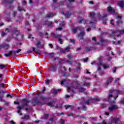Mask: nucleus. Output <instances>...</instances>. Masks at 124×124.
I'll list each match as a JSON object with an SVG mask.
<instances>
[{
    "label": "nucleus",
    "mask_w": 124,
    "mask_h": 124,
    "mask_svg": "<svg viewBox=\"0 0 124 124\" xmlns=\"http://www.w3.org/2000/svg\"><path fill=\"white\" fill-rule=\"evenodd\" d=\"M70 42H71V43H74V42H75V41L74 40L71 39H70Z\"/></svg>",
    "instance_id": "nucleus-61"
},
{
    "label": "nucleus",
    "mask_w": 124,
    "mask_h": 124,
    "mask_svg": "<svg viewBox=\"0 0 124 124\" xmlns=\"http://www.w3.org/2000/svg\"><path fill=\"white\" fill-rule=\"evenodd\" d=\"M64 120H62V119H61V120H60V123L61 124H64Z\"/></svg>",
    "instance_id": "nucleus-54"
},
{
    "label": "nucleus",
    "mask_w": 124,
    "mask_h": 124,
    "mask_svg": "<svg viewBox=\"0 0 124 124\" xmlns=\"http://www.w3.org/2000/svg\"><path fill=\"white\" fill-rule=\"evenodd\" d=\"M0 102H4V100L2 99V97L0 96Z\"/></svg>",
    "instance_id": "nucleus-53"
},
{
    "label": "nucleus",
    "mask_w": 124,
    "mask_h": 124,
    "mask_svg": "<svg viewBox=\"0 0 124 124\" xmlns=\"http://www.w3.org/2000/svg\"><path fill=\"white\" fill-rule=\"evenodd\" d=\"M17 9L19 12H22V11H24V12H26V10L24 9H20V7H18Z\"/></svg>",
    "instance_id": "nucleus-37"
},
{
    "label": "nucleus",
    "mask_w": 124,
    "mask_h": 124,
    "mask_svg": "<svg viewBox=\"0 0 124 124\" xmlns=\"http://www.w3.org/2000/svg\"><path fill=\"white\" fill-rule=\"evenodd\" d=\"M108 11L109 12V13H113L114 14H115V15H117V13L115 12V10L112 8L110 6L108 7Z\"/></svg>",
    "instance_id": "nucleus-22"
},
{
    "label": "nucleus",
    "mask_w": 124,
    "mask_h": 124,
    "mask_svg": "<svg viewBox=\"0 0 124 124\" xmlns=\"http://www.w3.org/2000/svg\"><path fill=\"white\" fill-rule=\"evenodd\" d=\"M110 24H111V25H112L113 26H114V20L113 19L111 20Z\"/></svg>",
    "instance_id": "nucleus-57"
},
{
    "label": "nucleus",
    "mask_w": 124,
    "mask_h": 124,
    "mask_svg": "<svg viewBox=\"0 0 124 124\" xmlns=\"http://www.w3.org/2000/svg\"><path fill=\"white\" fill-rule=\"evenodd\" d=\"M21 51V49H18L17 50H11L9 51L8 53H5L4 56L6 58L9 57L11 55H15L16 53H19V52Z\"/></svg>",
    "instance_id": "nucleus-15"
},
{
    "label": "nucleus",
    "mask_w": 124,
    "mask_h": 124,
    "mask_svg": "<svg viewBox=\"0 0 124 124\" xmlns=\"http://www.w3.org/2000/svg\"><path fill=\"white\" fill-rule=\"evenodd\" d=\"M112 81H113V78H112L111 77L108 78L106 82L105 83L106 87H107V86L109 85L110 83H112Z\"/></svg>",
    "instance_id": "nucleus-23"
},
{
    "label": "nucleus",
    "mask_w": 124,
    "mask_h": 124,
    "mask_svg": "<svg viewBox=\"0 0 124 124\" xmlns=\"http://www.w3.org/2000/svg\"><path fill=\"white\" fill-rule=\"evenodd\" d=\"M67 57L68 59H72V58H73V56H72V55L71 54H68V55H67Z\"/></svg>",
    "instance_id": "nucleus-45"
},
{
    "label": "nucleus",
    "mask_w": 124,
    "mask_h": 124,
    "mask_svg": "<svg viewBox=\"0 0 124 124\" xmlns=\"http://www.w3.org/2000/svg\"><path fill=\"white\" fill-rule=\"evenodd\" d=\"M36 29H37V30H40V29H41V27L40 26V25H38L37 26H36Z\"/></svg>",
    "instance_id": "nucleus-56"
},
{
    "label": "nucleus",
    "mask_w": 124,
    "mask_h": 124,
    "mask_svg": "<svg viewBox=\"0 0 124 124\" xmlns=\"http://www.w3.org/2000/svg\"><path fill=\"white\" fill-rule=\"evenodd\" d=\"M48 117H49V114H45L44 116V119H48Z\"/></svg>",
    "instance_id": "nucleus-47"
},
{
    "label": "nucleus",
    "mask_w": 124,
    "mask_h": 124,
    "mask_svg": "<svg viewBox=\"0 0 124 124\" xmlns=\"http://www.w3.org/2000/svg\"><path fill=\"white\" fill-rule=\"evenodd\" d=\"M89 17L91 20V21L82 19L79 20V23L81 24V23L83 22L85 23L88 27H93V25L96 24V21H97V18H96V16H95V13H94V12H91L89 13Z\"/></svg>",
    "instance_id": "nucleus-2"
},
{
    "label": "nucleus",
    "mask_w": 124,
    "mask_h": 124,
    "mask_svg": "<svg viewBox=\"0 0 124 124\" xmlns=\"http://www.w3.org/2000/svg\"><path fill=\"white\" fill-rule=\"evenodd\" d=\"M51 35L53 38H58V41L60 42V44H62L63 42L62 41V34H56V33L54 32H51Z\"/></svg>",
    "instance_id": "nucleus-14"
},
{
    "label": "nucleus",
    "mask_w": 124,
    "mask_h": 124,
    "mask_svg": "<svg viewBox=\"0 0 124 124\" xmlns=\"http://www.w3.org/2000/svg\"><path fill=\"white\" fill-rule=\"evenodd\" d=\"M40 98L41 100H47V98H45L44 95L40 96Z\"/></svg>",
    "instance_id": "nucleus-36"
},
{
    "label": "nucleus",
    "mask_w": 124,
    "mask_h": 124,
    "mask_svg": "<svg viewBox=\"0 0 124 124\" xmlns=\"http://www.w3.org/2000/svg\"><path fill=\"white\" fill-rule=\"evenodd\" d=\"M6 32H9L10 31V30L8 28H6L5 30Z\"/></svg>",
    "instance_id": "nucleus-58"
},
{
    "label": "nucleus",
    "mask_w": 124,
    "mask_h": 124,
    "mask_svg": "<svg viewBox=\"0 0 124 124\" xmlns=\"http://www.w3.org/2000/svg\"><path fill=\"white\" fill-rule=\"evenodd\" d=\"M120 104H124V98L121 99L119 101Z\"/></svg>",
    "instance_id": "nucleus-41"
},
{
    "label": "nucleus",
    "mask_w": 124,
    "mask_h": 124,
    "mask_svg": "<svg viewBox=\"0 0 124 124\" xmlns=\"http://www.w3.org/2000/svg\"><path fill=\"white\" fill-rule=\"evenodd\" d=\"M29 118H30L29 115H24V117L22 118V119H29Z\"/></svg>",
    "instance_id": "nucleus-46"
},
{
    "label": "nucleus",
    "mask_w": 124,
    "mask_h": 124,
    "mask_svg": "<svg viewBox=\"0 0 124 124\" xmlns=\"http://www.w3.org/2000/svg\"><path fill=\"white\" fill-rule=\"evenodd\" d=\"M111 37H113L114 39L121 36V34H124V30H119V29H116L115 31H111Z\"/></svg>",
    "instance_id": "nucleus-6"
},
{
    "label": "nucleus",
    "mask_w": 124,
    "mask_h": 124,
    "mask_svg": "<svg viewBox=\"0 0 124 124\" xmlns=\"http://www.w3.org/2000/svg\"><path fill=\"white\" fill-rule=\"evenodd\" d=\"M86 50L87 51V52H89V51H91V47H86Z\"/></svg>",
    "instance_id": "nucleus-50"
},
{
    "label": "nucleus",
    "mask_w": 124,
    "mask_h": 124,
    "mask_svg": "<svg viewBox=\"0 0 124 124\" xmlns=\"http://www.w3.org/2000/svg\"><path fill=\"white\" fill-rule=\"evenodd\" d=\"M23 103V106H19L17 107V109H18L17 113L18 114H20L21 113V109L23 108V107H25V106H27L28 107V104L30 103L31 102V101L29 100L27 98H24L22 100Z\"/></svg>",
    "instance_id": "nucleus-11"
},
{
    "label": "nucleus",
    "mask_w": 124,
    "mask_h": 124,
    "mask_svg": "<svg viewBox=\"0 0 124 124\" xmlns=\"http://www.w3.org/2000/svg\"><path fill=\"white\" fill-rule=\"evenodd\" d=\"M10 46L8 44H3L2 45L0 46V49H2V48H5V49H8L9 48Z\"/></svg>",
    "instance_id": "nucleus-24"
},
{
    "label": "nucleus",
    "mask_w": 124,
    "mask_h": 124,
    "mask_svg": "<svg viewBox=\"0 0 124 124\" xmlns=\"http://www.w3.org/2000/svg\"><path fill=\"white\" fill-rule=\"evenodd\" d=\"M72 31L73 33H76L77 32V31H80V32L79 34H78V36L81 39H83V36L85 35V31H84V28L82 27H77V28H73Z\"/></svg>",
    "instance_id": "nucleus-7"
},
{
    "label": "nucleus",
    "mask_w": 124,
    "mask_h": 124,
    "mask_svg": "<svg viewBox=\"0 0 124 124\" xmlns=\"http://www.w3.org/2000/svg\"><path fill=\"white\" fill-rule=\"evenodd\" d=\"M66 1H61L59 2V5H63V3L65 2Z\"/></svg>",
    "instance_id": "nucleus-44"
},
{
    "label": "nucleus",
    "mask_w": 124,
    "mask_h": 124,
    "mask_svg": "<svg viewBox=\"0 0 124 124\" xmlns=\"http://www.w3.org/2000/svg\"><path fill=\"white\" fill-rule=\"evenodd\" d=\"M31 103L33 106H35V105L39 104V101H38L37 99L35 98L34 100L32 101Z\"/></svg>",
    "instance_id": "nucleus-26"
},
{
    "label": "nucleus",
    "mask_w": 124,
    "mask_h": 124,
    "mask_svg": "<svg viewBox=\"0 0 124 124\" xmlns=\"http://www.w3.org/2000/svg\"><path fill=\"white\" fill-rule=\"evenodd\" d=\"M117 70V68L114 67L113 70V73H115L116 72V71Z\"/></svg>",
    "instance_id": "nucleus-60"
},
{
    "label": "nucleus",
    "mask_w": 124,
    "mask_h": 124,
    "mask_svg": "<svg viewBox=\"0 0 124 124\" xmlns=\"http://www.w3.org/2000/svg\"><path fill=\"white\" fill-rule=\"evenodd\" d=\"M99 100H100V98H96L93 99L91 97H88V101H86V100L83 99L82 102L83 103L82 110H83L84 111H86V110H87V107L85 106V104H87V105H90L91 103H93L94 101H99Z\"/></svg>",
    "instance_id": "nucleus-4"
},
{
    "label": "nucleus",
    "mask_w": 124,
    "mask_h": 124,
    "mask_svg": "<svg viewBox=\"0 0 124 124\" xmlns=\"http://www.w3.org/2000/svg\"><path fill=\"white\" fill-rule=\"evenodd\" d=\"M64 107H65L66 110H67V109H68V108H70V109H72V106H71V105H68L67 106L65 105Z\"/></svg>",
    "instance_id": "nucleus-35"
},
{
    "label": "nucleus",
    "mask_w": 124,
    "mask_h": 124,
    "mask_svg": "<svg viewBox=\"0 0 124 124\" xmlns=\"http://www.w3.org/2000/svg\"><path fill=\"white\" fill-rule=\"evenodd\" d=\"M10 123L11 124H16V123L14 121H10Z\"/></svg>",
    "instance_id": "nucleus-62"
},
{
    "label": "nucleus",
    "mask_w": 124,
    "mask_h": 124,
    "mask_svg": "<svg viewBox=\"0 0 124 124\" xmlns=\"http://www.w3.org/2000/svg\"><path fill=\"white\" fill-rule=\"evenodd\" d=\"M13 38H17V36L19 35V31L17 29H15L12 33ZM16 36V37H15Z\"/></svg>",
    "instance_id": "nucleus-19"
},
{
    "label": "nucleus",
    "mask_w": 124,
    "mask_h": 124,
    "mask_svg": "<svg viewBox=\"0 0 124 124\" xmlns=\"http://www.w3.org/2000/svg\"><path fill=\"white\" fill-rule=\"evenodd\" d=\"M117 25H122L123 24V21L118 20L116 22Z\"/></svg>",
    "instance_id": "nucleus-42"
},
{
    "label": "nucleus",
    "mask_w": 124,
    "mask_h": 124,
    "mask_svg": "<svg viewBox=\"0 0 124 124\" xmlns=\"http://www.w3.org/2000/svg\"><path fill=\"white\" fill-rule=\"evenodd\" d=\"M73 78H79V76L77 75H74Z\"/></svg>",
    "instance_id": "nucleus-55"
},
{
    "label": "nucleus",
    "mask_w": 124,
    "mask_h": 124,
    "mask_svg": "<svg viewBox=\"0 0 124 124\" xmlns=\"http://www.w3.org/2000/svg\"><path fill=\"white\" fill-rule=\"evenodd\" d=\"M17 14V12L16 11H13V14H12V16L13 17H14V18H15L16 15Z\"/></svg>",
    "instance_id": "nucleus-40"
},
{
    "label": "nucleus",
    "mask_w": 124,
    "mask_h": 124,
    "mask_svg": "<svg viewBox=\"0 0 124 124\" xmlns=\"http://www.w3.org/2000/svg\"><path fill=\"white\" fill-rule=\"evenodd\" d=\"M55 14L53 13H51L50 14H48L46 15V18H52V17H54L55 16Z\"/></svg>",
    "instance_id": "nucleus-30"
},
{
    "label": "nucleus",
    "mask_w": 124,
    "mask_h": 124,
    "mask_svg": "<svg viewBox=\"0 0 124 124\" xmlns=\"http://www.w3.org/2000/svg\"><path fill=\"white\" fill-rule=\"evenodd\" d=\"M56 101H57V100L52 101L48 103V106H49V107H55V108H56V109H58L59 108H62V104L56 105V106H55V104H56Z\"/></svg>",
    "instance_id": "nucleus-12"
},
{
    "label": "nucleus",
    "mask_w": 124,
    "mask_h": 124,
    "mask_svg": "<svg viewBox=\"0 0 124 124\" xmlns=\"http://www.w3.org/2000/svg\"><path fill=\"white\" fill-rule=\"evenodd\" d=\"M5 67V66L4 65L0 64V69H3Z\"/></svg>",
    "instance_id": "nucleus-48"
},
{
    "label": "nucleus",
    "mask_w": 124,
    "mask_h": 124,
    "mask_svg": "<svg viewBox=\"0 0 124 124\" xmlns=\"http://www.w3.org/2000/svg\"><path fill=\"white\" fill-rule=\"evenodd\" d=\"M32 52H34L36 54H39V55H40V54H41V53H40L39 50H38L37 49H35V48H34V47L32 48V50H29L27 51V54H31V53H32Z\"/></svg>",
    "instance_id": "nucleus-20"
},
{
    "label": "nucleus",
    "mask_w": 124,
    "mask_h": 124,
    "mask_svg": "<svg viewBox=\"0 0 124 124\" xmlns=\"http://www.w3.org/2000/svg\"><path fill=\"white\" fill-rule=\"evenodd\" d=\"M61 115H63V112H62L60 113H57V116H61Z\"/></svg>",
    "instance_id": "nucleus-64"
},
{
    "label": "nucleus",
    "mask_w": 124,
    "mask_h": 124,
    "mask_svg": "<svg viewBox=\"0 0 124 124\" xmlns=\"http://www.w3.org/2000/svg\"><path fill=\"white\" fill-rule=\"evenodd\" d=\"M35 46L39 49H42V48H43V46L41 45V42L40 41H38Z\"/></svg>",
    "instance_id": "nucleus-25"
},
{
    "label": "nucleus",
    "mask_w": 124,
    "mask_h": 124,
    "mask_svg": "<svg viewBox=\"0 0 124 124\" xmlns=\"http://www.w3.org/2000/svg\"><path fill=\"white\" fill-rule=\"evenodd\" d=\"M98 61L99 62L97 63V65H98L97 71L100 74L101 76H102V75L104 74V71H101V65H103V67L104 69H106V68L109 67V64L102 65V58L101 57H99L98 59Z\"/></svg>",
    "instance_id": "nucleus-5"
},
{
    "label": "nucleus",
    "mask_w": 124,
    "mask_h": 124,
    "mask_svg": "<svg viewBox=\"0 0 124 124\" xmlns=\"http://www.w3.org/2000/svg\"><path fill=\"white\" fill-rule=\"evenodd\" d=\"M68 79L66 78L63 79L62 80L60 81V84L61 86L64 85L65 87H67V92L68 93H74L75 90H78L79 91V93H85L86 91V89L84 88L81 87L79 88V85H80V82L78 81L77 80H75L73 81L72 83V85L73 86L68 87Z\"/></svg>",
    "instance_id": "nucleus-1"
},
{
    "label": "nucleus",
    "mask_w": 124,
    "mask_h": 124,
    "mask_svg": "<svg viewBox=\"0 0 124 124\" xmlns=\"http://www.w3.org/2000/svg\"><path fill=\"white\" fill-rule=\"evenodd\" d=\"M65 62H67L68 64H70V65H71L72 63L71 61H66L64 59H61L59 61V65H62V64H63L64 63H65Z\"/></svg>",
    "instance_id": "nucleus-18"
},
{
    "label": "nucleus",
    "mask_w": 124,
    "mask_h": 124,
    "mask_svg": "<svg viewBox=\"0 0 124 124\" xmlns=\"http://www.w3.org/2000/svg\"><path fill=\"white\" fill-rule=\"evenodd\" d=\"M58 69V67L56 64H53L51 66V69H50V71L51 72H56L57 71V69Z\"/></svg>",
    "instance_id": "nucleus-21"
},
{
    "label": "nucleus",
    "mask_w": 124,
    "mask_h": 124,
    "mask_svg": "<svg viewBox=\"0 0 124 124\" xmlns=\"http://www.w3.org/2000/svg\"><path fill=\"white\" fill-rule=\"evenodd\" d=\"M5 35H6L5 32L4 31H2L1 33V36H5Z\"/></svg>",
    "instance_id": "nucleus-49"
},
{
    "label": "nucleus",
    "mask_w": 124,
    "mask_h": 124,
    "mask_svg": "<svg viewBox=\"0 0 124 124\" xmlns=\"http://www.w3.org/2000/svg\"><path fill=\"white\" fill-rule=\"evenodd\" d=\"M74 2V0H68L67 3V7L69 8V9H72L74 6L72 5V2Z\"/></svg>",
    "instance_id": "nucleus-17"
},
{
    "label": "nucleus",
    "mask_w": 124,
    "mask_h": 124,
    "mask_svg": "<svg viewBox=\"0 0 124 124\" xmlns=\"http://www.w3.org/2000/svg\"><path fill=\"white\" fill-rule=\"evenodd\" d=\"M121 92L120 90H110L109 91V93L108 95V98L107 99V101H110V99L111 97H113V95L114 96V100H116L117 98H118V96H119V93H120Z\"/></svg>",
    "instance_id": "nucleus-3"
},
{
    "label": "nucleus",
    "mask_w": 124,
    "mask_h": 124,
    "mask_svg": "<svg viewBox=\"0 0 124 124\" xmlns=\"http://www.w3.org/2000/svg\"><path fill=\"white\" fill-rule=\"evenodd\" d=\"M13 1H14V0H3L4 3H12Z\"/></svg>",
    "instance_id": "nucleus-33"
},
{
    "label": "nucleus",
    "mask_w": 124,
    "mask_h": 124,
    "mask_svg": "<svg viewBox=\"0 0 124 124\" xmlns=\"http://www.w3.org/2000/svg\"><path fill=\"white\" fill-rule=\"evenodd\" d=\"M70 50V47L67 46L65 49H62L61 50V53H65V52H69Z\"/></svg>",
    "instance_id": "nucleus-28"
},
{
    "label": "nucleus",
    "mask_w": 124,
    "mask_h": 124,
    "mask_svg": "<svg viewBox=\"0 0 124 124\" xmlns=\"http://www.w3.org/2000/svg\"><path fill=\"white\" fill-rule=\"evenodd\" d=\"M97 17L98 18V20H102L103 24L104 25H106V21H107V18H106V17H107V14H104L102 17L100 14L98 13L97 14Z\"/></svg>",
    "instance_id": "nucleus-13"
},
{
    "label": "nucleus",
    "mask_w": 124,
    "mask_h": 124,
    "mask_svg": "<svg viewBox=\"0 0 124 124\" xmlns=\"http://www.w3.org/2000/svg\"><path fill=\"white\" fill-rule=\"evenodd\" d=\"M46 55H48V58H53V57H54V53H45Z\"/></svg>",
    "instance_id": "nucleus-34"
},
{
    "label": "nucleus",
    "mask_w": 124,
    "mask_h": 124,
    "mask_svg": "<svg viewBox=\"0 0 124 124\" xmlns=\"http://www.w3.org/2000/svg\"><path fill=\"white\" fill-rule=\"evenodd\" d=\"M109 103L110 106L108 108V110L109 112H114V111H116V110H118V109H119L118 105L115 104V103H116L115 101H109Z\"/></svg>",
    "instance_id": "nucleus-9"
},
{
    "label": "nucleus",
    "mask_w": 124,
    "mask_h": 124,
    "mask_svg": "<svg viewBox=\"0 0 124 124\" xmlns=\"http://www.w3.org/2000/svg\"><path fill=\"white\" fill-rule=\"evenodd\" d=\"M61 91L62 89L54 90L52 93H53L54 94H58V93Z\"/></svg>",
    "instance_id": "nucleus-31"
},
{
    "label": "nucleus",
    "mask_w": 124,
    "mask_h": 124,
    "mask_svg": "<svg viewBox=\"0 0 124 124\" xmlns=\"http://www.w3.org/2000/svg\"><path fill=\"white\" fill-rule=\"evenodd\" d=\"M120 122V119L118 118L111 117L109 119V121L108 123L105 122V120L102 121V124H118Z\"/></svg>",
    "instance_id": "nucleus-10"
},
{
    "label": "nucleus",
    "mask_w": 124,
    "mask_h": 124,
    "mask_svg": "<svg viewBox=\"0 0 124 124\" xmlns=\"http://www.w3.org/2000/svg\"><path fill=\"white\" fill-rule=\"evenodd\" d=\"M82 79L83 80V81H84V82H85V83L83 84V86H84V87H90V86H91V83L87 81L88 80H91V78H86L85 77H83L82 78Z\"/></svg>",
    "instance_id": "nucleus-16"
},
{
    "label": "nucleus",
    "mask_w": 124,
    "mask_h": 124,
    "mask_svg": "<svg viewBox=\"0 0 124 124\" xmlns=\"http://www.w3.org/2000/svg\"><path fill=\"white\" fill-rule=\"evenodd\" d=\"M62 14L64 15L65 17L66 18H68V17H70L71 16V13L68 12L66 14H64L63 12L62 13Z\"/></svg>",
    "instance_id": "nucleus-29"
},
{
    "label": "nucleus",
    "mask_w": 124,
    "mask_h": 124,
    "mask_svg": "<svg viewBox=\"0 0 124 124\" xmlns=\"http://www.w3.org/2000/svg\"><path fill=\"white\" fill-rule=\"evenodd\" d=\"M54 24V23L51 22H49L48 21H46V23L44 24V25H46V26H48V27H50V26H52Z\"/></svg>",
    "instance_id": "nucleus-32"
},
{
    "label": "nucleus",
    "mask_w": 124,
    "mask_h": 124,
    "mask_svg": "<svg viewBox=\"0 0 124 124\" xmlns=\"http://www.w3.org/2000/svg\"><path fill=\"white\" fill-rule=\"evenodd\" d=\"M60 27H64L65 26V23L64 22H62L60 23Z\"/></svg>",
    "instance_id": "nucleus-38"
},
{
    "label": "nucleus",
    "mask_w": 124,
    "mask_h": 124,
    "mask_svg": "<svg viewBox=\"0 0 124 124\" xmlns=\"http://www.w3.org/2000/svg\"><path fill=\"white\" fill-rule=\"evenodd\" d=\"M105 115L106 116H107V117H108V116H109V113L108 112H105Z\"/></svg>",
    "instance_id": "nucleus-63"
},
{
    "label": "nucleus",
    "mask_w": 124,
    "mask_h": 124,
    "mask_svg": "<svg viewBox=\"0 0 124 124\" xmlns=\"http://www.w3.org/2000/svg\"><path fill=\"white\" fill-rule=\"evenodd\" d=\"M107 106V105L106 104H102L101 105V108H106Z\"/></svg>",
    "instance_id": "nucleus-39"
},
{
    "label": "nucleus",
    "mask_w": 124,
    "mask_h": 124,
    "mask_svg": "<svg viewBox=\"0 0 124 124\" xmlns=\"http://www.w3.org/2000/svg\"><path fill=\"white\" fill-rule=\"evenodd\" d=\"M27 4V1L26 0H23L22 1V5L23 6V5H25V4Z\"/></svg>",
    "instance_id": "nucleus-51"
},
{
    "label": "nucleus",
    "mask_w": 124,
    "mask_h": 124,
    "mask_svg": "<svg viewBox=\"0 0 124 124\" xmlns=\"http://www.w3.org/2000/svg\"><path fill=\"white\" fill-rule=\"evenodd\" d=\"M62 27H59L56 29V31H62Z\"/></svg>",
    "instance_id": "nucleus-59"
},
{
    "label": "nucleus",
    "mask_w": 124,
    "mask_h": 124,
    "mask_svg": "<svg viewBox=\"0 0 124 124\" xmlns=\"http://www.w3.org/2000/svg\"><path fill=\"white\" fill-rule=\"evenodd\" d=\"M80 64H78V66L77 67V70L78 71H80L81 70V67H80Z\"/></svg>",
    "instance_id": "nucleus-43"
},
{
    "label": "nucleus",
    "mask_w": 124,
    "mask_h": 124,
    "mask_svg": "<svg viewBox=\"0 0 124 124\" xmlns=\"http://www.w3.org/2000/svg\"><path fill=\"white\" fill-rule=\"evenodd\" d=\"M39 34L40 37H43V33H42V32H40L39 33Z\"/></svg>",
    "instance_id": "nucleus-52"
},
{
    "label": "nucleus",
    "mask_w": 124,
    "mask_h": 124,
    "mask_svg": "<svg viewBox=\"0 0 124 124\" xmlns=\"http://www.w3.org/2000/svg\"><path fill=\"white\" fill-rule=\"evenodd\" d=\"M92 40L94 41V45H101L103 46V43H108L109 40L107 39H104L102 37L100 38V42H96V38L95 37H93Z\"/></svg>",
    "instance_id": "nucleus-8"
},
{
    "label": "nucleus",
    "mask_w": 124,
    "mask_h": 124,
    "mask_svg": "<svg viewBox=\"0 0 124 124\" xmlns=\"http://www.w3.org/2000/svg\"><path fill=\"white\" fill-rule=\"evenodd\" d=\"M124 1H120L118 2V5L120 8H124Z\"/></svg>",
    "instance_id": "nucleus-27"
}]
</instances>
